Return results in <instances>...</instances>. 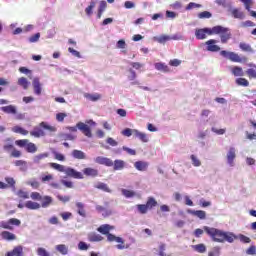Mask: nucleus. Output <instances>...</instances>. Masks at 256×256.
Returning <instances> with one entry per match:
<instances>
[{
	"mask_svg": "<svg viewBox=\"0 0 256 256\" xmlns=\"http://www.w3.org/2000/svg\"><path fill=\"white\" fill-rule=\"evenodd\" d=\"M12 131L14 133H19L20 135H29V131H27L26 129H24L23 127L21 126H14L12 128Z\"/></svg>",
	"mask_w": 256,
	"mask_h": 256,
	"instance_id": "obj_38",
	"label": "nucleus"
},
{
	"mask_svg": "<svg viewBox=\"0 0 256 256\" xmlns=\"http://www.w3.org/2000/svg\"><path fill=\"white\" fill-rule=\"evenodd\" d=\"M216 43H217V40L215 39H210L206 41L205 42V44L207 45L206 50L210 51L211 53H217L221 51V47L216 45Z\"/></svg>",
	"mask_w": 256,
	"mask_h": 256,
	"instance_id": "obj_11",
	"label": "nucleus"
},
{
	"mask_svg": "<svg viewBox=\"0 0 256 256\" xmlns=\"http://www.w3.org/2000/svg\"><path fill=\"white\" fill-rule=\"evenodd\" d=\"M215 27L212 28H199L195 30V37L198 41L207 39V36L215 35Z\"/></svg>",
	"mask_w": 256,
	"mask_h": 256,
	"instance_id": "obj_8",
	"label": "nucleus"
},
{
	"mask_svg": "<svg viewBox=\"0 0 256 256\" xmlns=\"http://www.w3.org/2000/svg\"><path fill=\"white\" fill-rule=\"evenodd\" d=\"M112 167L114 171H123L125 169V161L117 159L113 162Z\"/></svg>",
	"mask_w": 256,
	"mask_h": 256,
	"instance_id": "obj_25",
	"label": "nucleus"
},
{
	"mask_svg": "<svg viewBox=\"0 0 256 256\" xmlns=\"http://www.w3.org/2000/svg\"><path fill=\"white\" fill-rule=\"evenodd\" d=\"M60 217H62L63 221H69L71 217H73V213L71 212H63L60 214Z\"/></svg>",
	"mask_w": 256,
	"mask_h": 256,
	"instance_id": "obj_62",
	"label": "nucleus"
},
{
	"mask_svg": "<svg viewBox=\"0 0 256 256\" xmlns=\"http://www.w3.org/2000/svg\"><path fill=\"white\" fill-rule=\"evenodd\" d=\"M95 163L98 165H105V167H113V160L107 157L98 156L95 158Z\"/></svg>",
	"mask_w": 256,
	"mask_h": 256,
	"instance_id": "obj_12",
	"label": "nucleus"
},
{
	"mask_svg": "<svg viewBox=\"0 0 256 256\" xmlns=\"http://www.w3.org/2000/svg\"><path fill=\"white\" fill-rule=\"evenodd\" d=\"M25 150L27 151V153H37V145H35V143L33 142L28 141Z\"/></svg>",
	"mask_w": 256,
	"mask_h": 256,
	"instance_id": "obj_36",
	"label": "nucleus"
},
{
	"mask_svg": "<svg viewBox=\"0 0 256 256\" xmlns=\"http://www.w3.org/2000/svg\"><path fill=\"white\" fill-rule=\"evenodd\" d=\"M187 213H189V215H193L194 217H198V219H207V213L203 210L188 209Z\"/></svg>",
	"mask_w": 256,
	"mask_h": 256,
	"instance_id": "obj_17",
	"label": "nucleus"
},
{
	"mask_svg": "<svg viewBox=\"0 0 256 256\" xmlns=\"http://www.w3.org/2000/svg\"><path fill=\"white\" fill-rule=\"evenodd\" d=\"M236 84L240 87H249V80L246 78H238L236 79Z\"/></svg>",
	"mask_w": 256,
	"mask_h": 256,
	"instance_id": "obj_41",
	"label": "nucleus"
},
{
	"mask_svg": "<svg viewBox=\"0 0 256 256\" xmlns=\"http://www.w3.org/2000/svg\"><path fill=\"white\" fill-rule=\"evenodd\" d=\"M29 143L28 139H22V140H16L15 141V145H17V147H27V144Z\"/></svg>",
	"mask_w": 256,
	"mask_h": 256,
	"instance_id": "obj_57",
	"label": "nucleus"
},
{
	"mask_svg": "<svg viewBox=\"0 0 256 256\" xmlns=\"http://www.w3.org/2000/svg\"><path fill=\"white\" fill-rule=\"evenodd\" d=\"M201 8V4H197L194 2H190L187 6H186V11H191V9H199Z\"/></svg>",
	"mask_w": 256,
	"mask_h": 256,
	"instance_id": "obj_58",
	"label": "nucleus"
},
{
	"mask_svg": "<svg viewBox=\"0 0 256 256\" xmlns=\"http://www.w3.org/2000/svg\"><path fill=\"white\" fill-rule=\"evenodd\" d=\"M239 48L241 51H244V53H255V50H253V47H251L249 44L245 42H241L239 44Z\"/></svg>",
	"mask_w": 256,
	"mask_h": 256,
	"instance_id": "obj_30",
	"label": "nucleus"
},
{
	"mask_svg": "<svg viewBox=\"0 0 256 256\" xmlns=\"http://www.w3.org/2000/svg\"><path fill=\"white\" fill-rule=\"evenodd\" d=\"M221 255V248L219 246H216L208 253V256H219Z\"/></svg>",
	"mask_w": 256,
	"mask_h": 256,
	"instance_id": "obj_51",
	"label": "nucleus"
},
{
	"mask_svg": "<svg viewBox=\"0 0 256 256\" xmlns=\"http://www.w3.org/2000/svg\"><path fill=\"white\" fill-rule=\"evenodd\" d=\"M136 207L141 215H145L149 211L147 204H138Z\"/></svg>",
	"mask_w": 256,
	"mask_h": 256,
	"instance_id": "obj_42",
	"label": "nucleus"
},
{
	"mask_svg": "<svg viewBox=\"0 0 256 256\" xmlns=\"http://www.w3.org/2000/svg\"><path fill=\"white\" fill-rule=\"evenodd\" d=\"M49 167H51V169H55L56 171H59L60 173H65V175H67V177H72L73 179H83V173L68 167L65 169V166L61 165V164H57L55 162H51L49 164Z\"/></svg>",
	"mask_w": 256,
	"mask_h": 256,
	"instance_id": "obj_3",
	"label": "nucleus"
},
{
	"mask_svg": "<svg viewBox=\"0 0 256 256\" xmlns=\"http://www.w3.org/2000/svg\"><path fill=\"white\" fill-rule=\"evenodd\" d=\"M231 73H232V75H234V77H243V75H244L243 68H241L239 66L232 67Z\"/></svg>",
	"mask_w": 256,
	"mask_h": 256,
	"instance_id": "obj_33",
	"label": "nucleus"
},
{
	"mask_svg": "<svg viewBox=\"0 0 256 256\" xmlns=\"http://www.w3.org/2000/svg\"><path fill=\"white\" fill-rule=\"evenodd\" d=\"M41 183H49V181H53L52 174H42L40 177Z\"/></svg>",
	"mask_w": 256,
	"mask_h": 256,
	"instance_id": "obj_43",
	"label": "nucleus"
},
{
	"mask_svg": "<svg viewBox=\"0 0 256 256\" xmlns=\"http://www.w3.org/2000/svg\"><path fill=\"white\" fill-rule=\"evenodd\" d=\"M18 85L20 87H23V89L25 90L29 89V81L25 77H21L18 79Z\"/></svg>",
	"mask_w": 256,
	"mask_h": 256,
	"instance_id": "obj_37",
	"label": "nucleus"
},
{
	"mask_svg": "<svg viewBox=\"0 0 256 256\" xmlns=\"http://www.w3.org/2000/svg\"><path fill=\"white\" fill-rule=\"evenodd\" d=\"M203 229L215 243H225V241H227V243H233V241H235L237 238V235H235L233 232H225L209 226H204Z\"/></svg>",
	"mask_w": 256,
	"mask_h": 256,
	"instance_id": "obj_1",
	"label": "nucleus"
},
{
	"mask_svg": "<svg viewBox=\"0 0 256 256\" xmlns=\"http://www.w3.org/2000/svg\"><path fill=\"white\" fill-rule=\"evenodd\" d=\"M21 225V220L17 218H10L8 221H0V228L7 229L8 231H13V226L19 227Z\"/></svg>",
	"mask_w": 256,
	"mask_h": 256,
	"instance_id": "obj_9",
	"label": "nucleus"
},
{
	"mask_svg": "<svg viewBox=\"0 0 256 256\" xmlns=\"http://www.w3.org/2000/svg\"><path fill=\"white\" fill-rule=\"evenodd\" d=\"M45 131L54 133V131H57V128L49 125L47 122H41L38 126L34 127L32 131H30V135L31 137H35V139H39L41 137H45Z\"/></svg>",
	"mask_w": 256,
	"mask_h": 256,
	"instance_id": "obj_4",
	"label": "nucleus"
},
{
	"mask_svg": "<svg viewBox=\"0 0 256 256\" xmlns=\"http://www.w3.org/2000/svg\"><path fill=\"white\" fill-rule=\"evenodd\" d=\"M3 150L6 153H10V157H14L15 159H19L21 157V151L17 150L16 147L11 143V138H7L5 140V144L3 145Z\"/></svg>",
	"mask_w": 256,
	"mask_h": 256,
	"instance_id": "obj_7",
	"label": "nucleus"
},
{
	"mask_svg": "<svg viewBox=\"0 0 256 256\" xmlns=\"http://www.w3.org/2000/svg\"><path fill=\"white\" fill-rule=\"evenodd\" d=\"M36 253L38 256H51V254L47 251V249H45L43 247H39L36 250Z\"/></svg>",
	"mask_w": 256,
	"mask_h": 256,
	"instance_id": "obj_46",
	"label": "nucleus"
},
{
	"mask_svg": "<svg viewBox=\"0 0 256 256\" xmlns=\"http://www.w3.org/2000/svg\"><path fill=\"white\" fill-rule=\"evenodd\" d=\"M49 153L38 154L34 157V163H41L42 159H47Z\"/></svg>",
	"mask_w": 256,
	"mask_h": 256,
	"instance_id": "obj_44",
	"label": "nucleus"
},
{
	"mask_svg": "<svg viewBox=\"0 0 256 256\" xmlns=\"http://www.w3.org/2000/svg\"><path fill=\"white\" fill-rule=\"evenodd\" d=\"M41 202V207H43L44 209L49 207V205H51V203H53V197L51 196H42V199L40 200Z\"/></svg>",
	"mask_w": 256,
	"mask_h": 256,
	"instance_id": "obj_28",
	"label": "nucleus"
},
{
	"mask_svg": "<svg viewBox=\"0 0 256 256\" xmlns=\"http://www.w3.org/2000/svg\"><path fill=\"white\" fill-rule=\"evenodd\" d=\"M214 35H220L221 43L225 44L231 39V30L221 25L214 26Z\"/></svg>",
	"mask_w": 256,
	"mask_h": 256,
	"instance_id": "obj_5",
	"label": "nucleus"
},
{
	"mask_svg": "<svg viewBox=\"0 0 256 256\" xmlns=\"http://www.w3.org/2000/svg\"><path fill=\"white\" fill-rule=\"evenodd\" d=\"M72 157H74V159H87V155L81 150H73Z\"/></svg>",
	"mask_w": 256,
	"mask_h": 256,
	"instance_id": "obj_34",
	"label": "nucleus"
},
{
	"mask_svg": "<svg viewBox=\"0 0 256 256\" xmlns=\"http://www.w3.org/2000/svg\"><path fill=\"white\" fill-rule=\"evenodd\" d=\"M1 237L4 241H16L17 240V236L9 231H2Z\"/></svg>",
	"mask_w": 256,
	"mask_h": 256,
	"instance_id": "obj_21",
	"label": "nucleus"
},
{
	"mask_svg": "<svg viewBox=\"0 0 256 256\" xmlns=\"http://www.w3.org/2000/svg\"><path fill=\"white\" fill-rule=\"evenodd\" d=\"M14 165L16 167H21L22 170L27 169V162L25 160H16L14 162Z\"/></svg>",
	"mask_w": 256,
	"mask_h": 256,
	"instance_id": "obj_47",
	"label": "nucleus"
},
{
	"mask_svg": "<svg viewBox=\"0 0 256 256\" xmlns=\"http://www.w3.org/2000/svg\"><path fill=\"white\" fill-rule=\"evenodd\" d=\"M88 241H90V243H99V241H103V236L95 232H91L88 234Z\"/></svg>",
	"mask_w": 256,
	"mask_h": 256,
	"instance_id": "obj_23",
	"label": "nucleus"
},
{
	"mask_svg": "<svg viewBox=\"0 0 256 256\" xmlns=\"http://www.w3.org/2000/svg\"><path fill=\"white\" fill-rule=\"evenodd\" d=\"M53 155H54V159H56V161H65V155H63L57 151H54Z\"/></svg>",
	"mask_w": 256,
	"mask_h": 256,
	"instance_id": "obj_61",
	"label": "nucleus"
},
{
	"mask_svg": "<svg viewBox=\"0 0 256 256\" xmlns=\"http://www.w3.org/2000/svg\"><path fill=\"white\" fill-rule=\"evenodd\" d=\"M6 256H24L23 246H15L12 251L6 253Z\"/></svg>",
	"mask_w": 256,
	"mask_h": 256,
	"instance_id": "obj_19",
	"label": "nucleus"
},
{
	"mask_svg": "<svg viewBox=\"0 0 256 256\" xmlns=\"http://www.w3.org/2000/svg\"><path fill=\"white\" fill-rule=\"evenodd\" d=\"M133 137H135V139H139L142 141V143H148L149 142V138L147 137L146 133H143L137 129H133Z\"/></svg>",
	"mask_w": 256,
	"mask_h": 256,
	"instance_id": "obj_16",
	"label": "nucleus"
},
{
	"mask_svg": "<svg viewBox=\"0 0 256 256\" xmlns=\"http://www.w3.org/2000/svg\"><path fill=\"white\" fill-rule=\"evenodd\" d=\"M1 109L4 113H8L9 115H17V108L13 105L4 106Z\"/></svg>",
	"mask_w": 256,
	"mask_h": 256,
	"instance_id": "obj_31",
	"label": "nucleus"
},
{
	"mask_svg": "<svg viewBox=\"0 0 256 256\" xmlns=\"http://www.w3.org/2000/svg\"><path fill=\"white\" fill-rule=\"evenodd\" d=\"M77 127L79 131H81L86 137H93V134L91 133V128L87 124L83 122H78Z\"/></svg>",
	"mask_w": 256,
	"mask_h": 256,
	"instance_id": "obj_13",
	"label": "nucleus"
},
{
	"mask_svg": "<svg viewBox=\"0 0 256 256\" xmlns=\"http://www.w3.org/2000/svg\"><path fill=\"white\" fill-rule=\"evenodd\" d=\"M154 67L157 71H162V73H169L171 69H169V66L163 62H158L154 64Z\"/></svg>",
	"mask_w": 256,
	"mask_h": 256,
	"instance_id": "obj_24",
	"label": "nucleus"
},
{
	"mask_svg": "<svg viewBox=\"0 0 256 256\" xmlns=\"http://www.w3.org/2000/svg\"><path fill=\"white\" fill-rule=\"evenodd\" d=\"M194 249L197 251V253H205V251H207L205 244H197L194 246Z\"/></svg>",
	"mask_w": 256,
	"mask_h": 256,
	"instance_id": "obj_53",
	"label": "nucleus"
},
{
	"mask_svg": "<svg viewBox=\"0 0 256 256\" xmlns=\"http://www.w3.org/2000/svg\"><path fill=\"white\" fill-rule=\"evenodd\" d=\"M56 251H58V253H61V255H67V253H69V248L65 244H59L56 245Z\"/></svg>",
	"mask_w": 256,
	"mask_h": 256,
	"instance_id": "obj_35",
	"label": "nucleus"
},
{
	"mask_svg": "<svg viewBox=\"0 0 256 256\" xmlns=\"http://www.w3.org/2000/svg\"><path fill=\"white\" fill-rule=\"evenodd\" d=\"M247 255H256V246L252 245L246 250Z\"/></svg>",
	"mask_w": 256,
	"mask_h": 256,
	"instance_id": "obj_63",
	"label": "nucleus"
},
{
	"mask_svg": "<svg viewBox=\"0 0 256 256\" xmlns=\"http://www.w3.org/2000/svg\"><path fill=\"white\" fill-rule=\"evenodd\" d=\"M25 207H26V209H30L32 211H35L37 209H41V204L29 200L25 203Z\"/></svg>",
	"mask_w": 256,
	"mask_h": 256,
	"instance_id": "obj_27",
	"label": "nucleus"
},
{
	"mask_svg": "<svg viewBox=\"0 0 256 256\" xmlns=\"http://www.w3.org/2000/svg\"><path fill=\"white\" fill-rule=\"evenodd\" d=\"M83 175L86 177H99V170L91 167L84 168L82 171Z\"/></svg>",
	"mask_w": 256,
	"mask_h": 256,
	"instance_id": "obj_15",
	"label": "nucleus"
},
{
	"mask_svg": "<svg viewBox=\"0 0 256 256\" xmlns=\"http://www.w3.org/2000/svg\"><path fill=\"white\" fill-rule=\"evenodd\" d=\"M115 229V226H111L109 224H102L97 228L98 233H101V235L107 236V241L109 243H113L115 241L118 243L116 245V249H119L120 251H123V249H129V244H125V240L119 236H115V234H112L111 231Z\"/></svg>",
	"mask_w": 256,
	"mask_h": 256,
	"instance_id": "obj_2",
	"label": "nucleus"
},
{
	"mask_svg": "<svg viewBox=\"0 0 256 256\" xmlns=\"http://www.w3.org/2000/svg\"><path fill=\"white\" fill-rule=\"evenodd\" d=\"M30 197L33 201H41L43 199V196H41V193L39 192H32Z\"/></svg>",
	"mask_w": 256,
	"mask_h": 256,
	"instance_id": "obj_56",
	"label": "nucleus"
},
{
	"mask_svg": "<svg viewBox=\"0 0 256 256\" xmlns=\"http://www.w3.org/2000/svg\"><path fill=\"white\" fill-rule=\"evenodd\" d=\"M96 211L98 213H101V215L103 217H111V215H113V210L109 209V208H105L101 205H97L96 206Z\"/></svg>",
	"mask_w": 256,
	"mask_h": 256,
	"instance_id": "obj_18",
	"label": "nucleus"
},
{
	"mask_svg": "<svg viewBox=\"0 0 256 256\" xmlns=\"http://www.w3.org/2000/svg\"><path fill=\"white\" fill-rule=\"evenodd\" d=\"M85 99H88V101H99L101 99V94L99 93H95V94H89V93H85L84 94Z\"/></svg>",
	"mask_w": 256,
	"mask_h": 256,
	"instance_id": "obj_32",
	"label": "nucleus"
},
{
	"mask_svg": "<svg viewBox=\"0 0 256 256\" xmlns=\"http://www.w3.org/2000/svg\"><path fill=\"white\" fill-rule=\"evenodd\" d=\"M96 189H100L101 191H105L106 193H111V189H109V186L107 184L100 182L95 186Z\"/></svg>",
	"mask_w": 256,
	"mask_h": 256,
	"instance_id": "obj_39",
	"label": "nucleus"
},
{
	"mask_svg": "<svg viewBox=\"0 0 256 256\" xmlns=\"http://www.w3.org/2000/svg\"><path fill=\"white\" fill-rule=\"evenodd\" d=\"M134 167L138 171H147V167H149V164H147V162L137 161L134 163Z\"/></svg>",
	"mask_w": 256,
	"mask_h": 256,
	"instance_id": "obj_29",
	"label": "nucleus"
},
{
	"mask_svg": "<svg viewBox=\"0 0 256 256\" xmlns=\"http://www.w3.org/2000/svg\"><path fill=\"white\" fill-rule=\"evenodd\" d=\"M27 185H30L32 189H38L41 184L37 180H30L27 182Z\"/></svg>",
	"mask_w": 256,
	"mask_h": 256,
	"instance_id": "obj_59",
	"label": "nucleus"
},
{
	"mask_svg": "<svg viewBox=\"0 0 256 256\" xmlns=\"http://www.w3.org/2000/svg\"><path fill=\"white\" fill-rule=\"evenodd\" d=\"M32 85L35 95H41L43 88L41 87V82L39 81V78H34L32 81Z\"/></svg>",
	"mask_w": 256,
	"mask_h": 256,
	"instance_id": "obj_20",
	"label": "nucleus"
},
{
	"mask_svg": "<svg viewBox=\"0 0 256 256\" xmlns=\"http://www.w3.org/2000/svg\"><path fill=\"white\" fill-rule=\"evenodd\" d=\"M190 159H191L192 165H194V167H201V160L198 157H196L195 155L192 154L190 156Z\"/></svg>",
	"mask_w": 256,
	"mask_h": 256,
	"instance_id": "obj_48",
	"label": "nucleus"
},
{
	"mask_svg": "<svg viewBox=\"0 0 256 256\" xmlns=\"http://www.w3.org/2000/svg\"><path fill=\"white\" fill-rule=\"evenodd\" d=\"M231 15L234 19H245V12L241 11L239 8H234L231 10Z\"/></svg>",
	"mask_w": 256,
	"mask_h": 256,
	"instance_id": "obj_22",
	"label": "nucleus"
},
{
	"mask_svg": "<svg viewBox=\"0 0 256 256\" xmlns=\"http://www.w3.org/2000/svg\"><path fill=\"white\" fill-rule=\"evenodd\" d=\"M199 19H211L212 14L209 11H203L198 14Z\"/></svg>",
	"mask_w": 256,
	"mask_h": 256,
	"instance_id": "obj_54",
	"label": "nucleus"
},
{
	"mask_svg": "<svg viewBox=\"0 0 256 256\" xmlns=\"http://www.w3.org/2000/svg\"><path fill=\"white\" fill-rule=\"evenodd\" d=\"M77 127L79 131H81L86 137H93V134L91 133V128L87 124L83 122H78Z\"/></svg>",
	"mask_w": 256,
	"mask_h": 256,
	"instance_id": "obj_14",
	"label": "nucleus"
},
{
	"mask_svg": "<svg viewBox=\"0 0 256 256\" xmlns=\"http://www.w3.org/2000/svg\"><path fill=\"white\" fill-rule=\"evenodd\" d=\"M156 41H157L158 43H162V44H163V43H167V41H171V36L162 35V36L156 38Z\"/></svg>",
	"mask_w": 256,
	"mask_h": 256,
	"instance_id": "obj_55",
	"label": "nucleus"
},
{
	"mask_svg": "<svg viewBox=\"0 0 256 256\" xmlns=\"http://www.w3.org/2000/svg\"><path fill=\"white\" fill-rule=\"evenodd\" d=\"M17 196H18L20 199H29V193H28V192H25V191H23V190H18Z\"/></svg>",
	"mask_w": 256,
	"mask_h": 256,
	"instance_id": "obj_60",
	"label": "nucleus"
},
{
	"mask_svg": "<svg viewBox=\"0 0 256 256\" xmlns=\"http://www.w3.org/2000/svg\"><path fill=\"white\" fill-rule=\"evenodd\" d=\"M220 55L222 57H225V59H229V61H232V63H247V57L239 56V54L235 52H229L227 50L220 51Z\"/></svg>",
	"mask_w": 256,
	"mask_h": 256,
	"instance_id": "obj_6",
	"label": "nucleus"
},
{
	"mask_svg": "<svg viewBox=\"0 0 256 256\" xmlns=\"http://www.w3.org/2000/svg\"><path fill=\"white\" fill-rule=\"evenodd\" d=\"M246 75L249 79H256V70L253 68H249L246 70Z\"/></svg>",
	"mask_w": 256,
	"mask_h": 256,
	"instance_id": "obj_50",
	"label": "nucleus"
},
{
	"mask_svg": "<svg viewBox=\"0 0 256 256\" xmlns=\"http://www.w3.org/2000/svg\"><path fill=\"white\" fill-rule=\"evenodd\" d=\"M235 239H239V241H241V243H251V238H249L243 234H239L238 236H236Z\"/></svg>",
	"mask_w": 256,
	"mask_h": 256,
	"instance_id": "obj_52",
	"label": "nucleus"
},
{
	"mask_svg": "<svg viewBox=\"0 0 256 256\" xmlns=\"http://www.w3.org/2000/svg\"><path fill=\"white\" fill-rule=\"evenodd\" d=\"M76 207L78 209L77 213H78V215H80V217H87V211L85 210V204H83L82 202H77Z\"/></svg>",
	"mask_w": 256,
	"mask_h": 256,
	"instance_id": "obj_26",
	"label": "nucleus"
},
{
	"mask_svg": "<svg viewBox=\"0 0 256 256\" xmlns=\"http://www.w3.org/2000/svg\"><path fill=\"white\" fill-rule=\"evenodd\" d=\"M146 206L148 207V209H153V207H157V200H155V198L153 197H149L146 202Z\"/></svg>",
	"mask_w": 256,
	"mask_h": 256,
	"instance_id": "obj_40",
	"label": "nucleus"
},
{
	"mask_svg": "<svg viewBox=\"0 0 256 256\" xmlns=\"http://www.w3.org/2000/svg\"><path fill=\"white\" fill-rule=\"evenodd\" d=\"M122 195H124L126 199H131V197H135V193L128 189H122Z\"/></svg>",
	"mask_w": 256,
	"mask_h": 256,
	"instance_id": "obj_49",
	"label": "nucleus"
},
{
	"mask_svg": "<svg viewBox=\"0 0 256 256\" xmlns=\"http://www.w3.org/2000/svg\"><path fill=\"white\" fill-rule=\"evenodd\" d=\"M236 157H237V154H236L235 147H230L226 155L227 163L228 165H230V167H234Z\"/></svg>",
	"mask_w": 256,
	"mask_h": 256,
	"instance_id": "obj_10",
	"label": "nucleus"
},
{
	"mask_svg": "<svg viewBox=\"0 0 256 256\" xmlns=\"http://www.w3.org/2000/svg\"><path fill=\"white\" fill-rule=\"evenodd\" d=\"M93 9H95L94 1H92L90 3V5L85 9V13H86V15H88V17H91V15H93Z\"/></svg>",
	"mask_w": 256,
	"mask_h": 256,
	"instance_id": "obj_45",
	"label": "nucleus"
},
{
	"mask_svg": "<svg viewBox=\"0 0 256 256\" xmlns=\"http://www.w3.org/2000/svg\"><path fill=\"white\" fill-rule=\"evenodd\" d=\"M5 181L8 185V187H15V179H13L11 177H6Z\"/></svg>",
	"mask_w": 256,
	"mask_h": 256,
	"instance_id": "obj_64",
	"label": "nucleus"
}]
</instances>
